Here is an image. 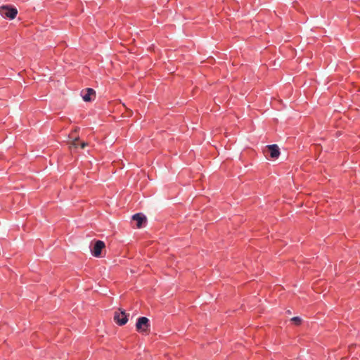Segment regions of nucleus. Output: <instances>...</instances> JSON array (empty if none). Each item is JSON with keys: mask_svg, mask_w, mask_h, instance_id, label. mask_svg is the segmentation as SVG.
Listing matches in <instances>:
<instances>
[{"mask_svg": "<svg viewBox=\"0 0 360 360\" xmlns=\"http://www.w3.org/2000/svg\"><path fill=\"white\" fill-rule=\"evenodd\" d=\"M132 219L136 221L137 228H141L142 226V223L146 221V218L142 214L138 213L133 215Z\"/></svg>", "mask_w": 360, "mask_h": 360, "instance_id": "obj_7", "label": "nucleus"}, {"mask_svg": "<svg viewBox=\"0 0 360 360\" xmlns=\"http://www.w3.org/2000/svg\"><path fill=\"white\" fill-rule=\"evenodd\" d=\"M77 131H78V129H75L74 131H72L71 132V134L69 135V138H73V137H75V136H74V134L77 133Z\"/></svg>", "mask_w": 360, "mask_h": 360, "instance_id": "obj_10", "label": "nucleus"}, {"mask_svg": "<svg viewBox=\"0 0 360 360\" xmlns=\"http://www.w3.org/2000/svg\"><path fill=\"white\" fill-rule=\"evenodd\" d=\"M270 155L272 158H277L280 155L279 148L277 145H269L267 146Z\"/></svg>", "mask_w": 360, "mask_h": 360, "instance_id": "obj_6", "label": "nucleus"}, {"mask_svg": "<svg viewBox=\"0 0 360 360\" xmlns=\"http://www.w3.org/2000/svg\"><path fill=\"white\" fill-rule=\"evenodd\" d=\"M88 145H89V144H88V143H87V142H82L80 146H81V148H85L86 146H87Z\"/></svg>", "mask_w": 360, "mask_h": 360, "instance_id": "obj_11", "label": "nucleus"}, {"mask_svg": "<svg viewBox=\"0 0 360 360\" xmlns=\"http://www.w3.org/2000/svg\"><path fill=\"white\" fill-rule=\"evenodd\" d=\"M105 245L102 240L96 241L93 249L91 250V254L96 257H101V251L105 248Z\"/></svg>", "mask_w": 360, "mask_h": 360, "instance_id": "obj_4", "label": "nucleus"}, {"mask_svg": "<svg viewBox=\"0 0 360 360\" xmlns=\"http://www.w3.org/2000/svg\"><path fill=\"white\" fill-rule=\"evenodd\" d=\"M71 139L72 140L70 142H69L70 148H72V147L77 148V141H79V136H75V137H73Z\"/></svg>", "mask_w": 360, "mask_h": 360, "instance_id": "obj_8", "label": "nucleus"}, {"mask_svg": "<svg viewBox=\"0 0 360 360\" xmlns=\"http://www.w3.org/2000/svg\"><path fill=\"white\" fill-rule=\"evenodd\" d=\"M150 327L149 319L146 317L142 316L138 319L136 323V330L141 333L146 332Z\"/></svg>", "mask_w": 360, "mask_h": 360, "instance_id": "obj_3", "label": "nucleus"}, {"mask_svg": "<svg viewBox=\"0 0 360 360\" xmlns=\"http://www.w3.org/2000/svg\"><path fill=\"white\" fill-rule=\"evenodd\" d=\"M95 91L93 89L88 88L85 91H82V98L84 101L89 102L92 100L91 96H95Z\"/></svg>", "mask_w": 360, "mask_h": 360, "instance_id": "obj_5", "label": "nucleus"}, {"mask_svg": "<svg viewBox=\"0 0 360 360\" xmlns=\"http://www.w3.org/2000/svg\"><path fill=\"white\" fill-rule=\"evenodd\" d=\"M17 14L18 10L14 7L8 5L0 6V15L5 18L13 20Z\"/></svg>", "mask_w": 360, "mask_h": 360, "instance_id": "obj_1", "label": "nucleus"}, {"mask_svg": "<svg viewBox=\"0 0 360 360\" xmlns=\"http://www.w3.org/2000/svg\"><path fill=\"white\" fill-rule=\"evenodd\" d=\"M128 316L129 314H127L125 311L119 309L117 311L115 312L114 321L117 324L120 326H123L127 323Z\"/></svg>", "mask_w": 360, "mask_h": 360, "instance_id": "obj_2", "label": "nucleus"}, {"mask_svg": "<svg viewBox=\"0 0 360 360\" xmlns=\"http://www.w3.org/2000/svg\"><path fill=\"white\" fill-rule=\"evenodd\" d=\"M291 321L293 322L295 325L298 326V325L301 324L302 319H301V318H300L298 316H295L291 319Z\"/></svg>", "mask_w": 360, "mask_h": 360, "instance_id": "obj_9", "label": "nucleus"}]
</instances>
